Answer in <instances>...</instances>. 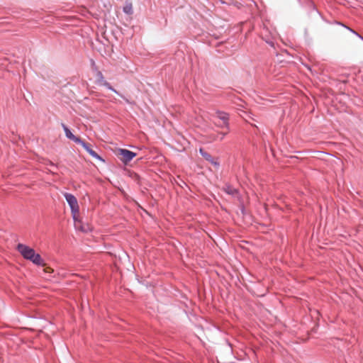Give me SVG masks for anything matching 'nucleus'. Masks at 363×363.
<instances>
[{
  "mask_svg": "<svg viewBox=\"0 0 363 363\" xmlns=\"http://www.w3.org/2000/svg\"><path fill=\"white\" fill-rule=\"evenodd\" d=\"M74 227L76 229L79 230L82 232H86L89 230V228H85L83 226L81 220L79 218V216L76 217V219H74Z\"/></svg>",
  "mask_w": 363,
  "mask_h": 363,
  "instance_id": "8",
  "label": "nucleus"
},
{
  "mask_svg": "<svg viewBox=\"0 0 363 363\" xmlns=\"http://www.w3.org/2000/svg\"><path fill=\"white\" fill-rule=\"evenodd\" d=\"M135 155L136 154L135 152L125 149H119L117 152V156L118 158L125 164L133 160Z\"/></svg>",
  "mask_w": 363,
  "mask_h": 363,
  "instance_id": "4",
  "label": "nucleus"
},
{
  "mask_svg": "<svg viewBox=\"0 0 363 363\" xmlns=\"http://www.w3.org/2000/svg\"><path fill=\"white\" fill-rule=\"evenodd\" d=\"M62 128L64 129V131H65V135L67 138H69V140H72L73 141H74L75 143H78V142H81V139L74 136L72 133L70 131V130L65 125V124H62Z\"/></svg>",
  "mask_w": 363,
  "mask_h": 363,
  "instance_id": "6",
  "label": "nucleus"
},
{
  "mask_svg": "<svg viewBox=\"0 0 363 363\" xmlns=\"http://www.w3.org/2000/svg\"><path fill=\"white\" fill-rule=\"evenodd\" d=\"M64 196L68 204L70 206L73 219H76L79 215V206L75 196L69 193H65Z\"/></svg>",
  "mask_w": 363,
  "mask_h": 363,
  "instance_id": "2",
  "label": "nucleus"
},
{
  "mask_svg": "<svg viewBox=\"0 0 363 363\" xmlns=\"http://www.w3.org/2000/svg\"><path fill=\"white\" fill-rule=\"evenodd\" d=\"M91 156H92L93 157H95V158H100L99 156L98 155V154L94 151L92 149L91 150H89V152H88Z\"/></svg>",
  "mask_w": 363,
  "mask_h": 363,
  "instance_id": "12",
  "label": "nucleus"
},
{
  "mask_svg": "<svg viewBox=\"0 0 363 363\" xmlns=\"http://www.w3.org/2000/svg\"><path fill=\"white\" fill-rule=\"evenodd\" d=\"M44 272L46 273H52L53 272V269L50 267H45L44 268Z\"/></svg>",
  "mask_w": 363,
  "mask_h": 363,
  "instance_id": "13",
  "label": "nucleus"
},
{
  "mask_svg": "<svg viewBox=\"0 0 363 363\" xmlns=\"http://www.w3.org/2000/svg\"><path fill=\"white\" fill-rule=\"evenodd\" d=\"M103 85H104V86H105L106 87H107L108 89H110V90L113 91V92H115V93H118V92L116 91V89H113V88L110 85V84H109L108 82H104L103 83Z\"/></svg>",
  "mask_w": 363,
  "mask_h": 363,
  "instance_id": "11",
  "label": "nucleus"
},
{
  "mask_svg": "<svg viewBox=\"0 0 363 363\" xmlns=\"http://www.w3.org/2000/svg\"><path fill=\"white\" fill-rule=\"evenodd\" d=\"M123 11L127 14H132L133 13L132 4H130V3L126 4L123 7Z\"/></svg>",
  "mask_w": 363,
  "mask_h": 363,
  "instance_id": "9",
  "label": "nucleus"
},
{
  "mask_svg": "<svg viewBox=\"0 0 363 363\" xmlns=\"http://www.w3.org/2000/svg\"><path fill=\"white\" fill-rule=\"evenodd\" d=\"M201 155L203 157V158L213 164L216 168L219 167V163L217 160L214 159L210 154L205 152L203 149H200L199 150Z\"/></svg>",
  "mask_w": 363,
  "mask_h": 363,
  "instance_id": "5",
  "label": "nucleus"
},
{
  "mask_svg": "<svg viewBox=\"0 0 363 363\" xmlns=\"http://www.w3.org/2000/svg\"><path fill=\"white\" fill-rule=\"evenodd\" d=\"M214 116L220 120V123L215 122V125L219 128H225L226 130L229 131L228 115L225 112L218 111L215 113Z\"/></svg>",
  "mask_w": 363,
  "mask_h": 363,
  "instance_id": "3",
  "label": "nucleus"
},
{
  "mask_svg": "<svg viewBox=\"0 0 363 363\" xmlns=\"http://www.w3.org/2000/svg\"><path fill=\"white\" fill-rule=\"evenodd\" d=\"M227 192L230 194H234L235 193H236V190L235 189L228 188Z\"/></svg>",
  "mask_w": 363,
  "mask_h": 363,
  "instance_id": "14",
  "label": "nucleus"
},
{
  "mask_svg": "<svg viewBox=\"0 0 363 363\" xmlns=\"http://www.w3.org/2000/svg\"><path fill=\"white\" fill-rule=\"evenodd\" d=\"M77 143L81 144L82 147L87 151V152H89V150H91L90 145L82 141V140L81 142H78Z\"/></svg>",
  "mask_w": 363,
  "mask_h": 363,
  "instance_id": "10",
  "label": "nucleus"
},
{
  "mask_svg": "<svg viewBox=\"0 0 363 363\" xmlns=\"http://www.w3.org/2000/svg\"><path fill=\"white\" fill-rule=\"evenodd\" d=\"M229 131L226 130L225 132H219L218 133V134L216 135H210L208 136V141L209 142H213V141H216L217 140H222L223 139V138L225 137V135H227Z\"/></svg>",
  "mask_w": 363,
  "mask_h": 363,
  "instance_id": "7",
  "label": "nucleus"
},
{
  "mask_svg": "<svg viewBox=\"0 0 363 363\" xmlns=\"http://www.w3.org/2000/svg\"><path fill=\"white\" fill-rule=\"evenodd\" d=\"M17 250L25 259L31 261L35 264L45 266L40 255L35 253L33 248L23 244H18L17 245Z\"/></svg>",
  "mask_w": 363,
  "mask_h": 363,
  "instance_id": "1",
  "label": "nucleus"
}]
</instances>
